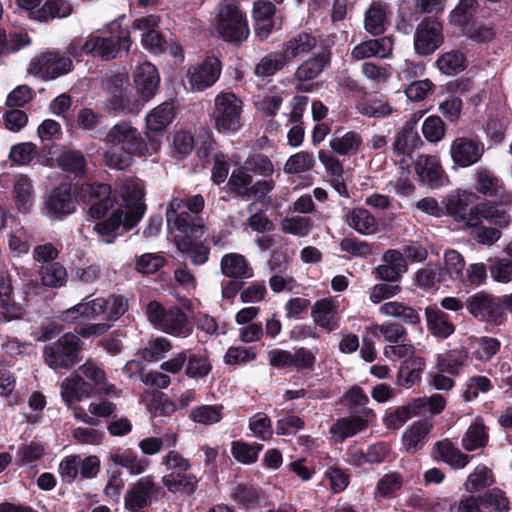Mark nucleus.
I'll use <instances>...</instances> for the list:
<instances>
[{"label": "nucleus", "mask_w": 512, "mask_h": 512, "mask_svg": "<svg viewBox=\"0 0 512 512\" xmlns=\"http://www.w3.org/2000/svg\"><path fill=\"white\" fill-rule=\"evenodd\" d=\"M134 193L136 199L129 201L125 209L117 208L109 217L98 219L95 223L93 229L105 243H113L117 237L133 229L142 219L146 211V205L142 201L143 195L139 189H134Z\"/></svg>", "instance_id": "nucleus-1"}, {"label": "nucleus", "mask_w": 512, "mask_h": 512, "mask_svg": "<svg viewBox=\"0 0 512 512\" xmlns=\"http://www.w3.org/2000/svg\"><path fill=\"white\" fill-rule=\"evenodd\" d=\"M93 391L92 384L85 381L78 373L72 374L61 384V397L73 416H88L87 410L92 416H111L116 411V405L111 401L89 402L87 409L81 403H87L88 396Z\"/></svg>", "instance_id": "nucleus-2"}, {"label": "nucleus", "mask_w": 512, "mask_h": 512, "mask_svg": "<svg viewBox=\"0 0 512 512\" xmlns=\"http://www.w3.org/2000/svg\"><path fill=\"white\" fill-rule=\"evenodd\" d=\"M216 31L223 41L234 46H240L247 40L249 25L238 0H222L218 4Z\"/></svg>", "instance_id": "nucleus-3"}, {"label": "nucleus", "mask_w": 512, "mask_h": 512, "mask_svg": "<svg viewBox=\"0 0 512 512\" xmlns=\"http://www.w3.org/2000/svg\"><path fill=\"white\" fill-rule=\"evenodd\" d=\"M83 346V341L77 335L65 333L43 347L44 362L58 373L70 370L82 361Z\"/></svg>", "instance_id": "nucleus-4"}, {"label": "nucleus", "mask_w": 512, "mask_h": 512, "mask_svg": "<svg viewBox=\"0 0 512 512\" xmlns=\"http://www.w3.org/2000/svg\"><path fill=\"white\" fill-rule=\"evenodd\" d=\"M146 315L150 323L169 335L185 338L193 332V324L179 306L166 308L153 300L146 307Z\"/></svg>", "instance_id": "nucleus-5"}, {"label": "nucleus", "mask_w": 512, "mask_h": 512, "mask_svg": "<svg viewBox=\"0 0 512 512\" xmlns=\"http://www.w3.org/2000/svg\"><path fill=\"white\" fill-rule=\"evenodd\" d=\"M243 101L233 92L221 91L214 98L210 114L214 128L222 134H235L243 126Z\"/></svg>", "instance_id": "nucleus-6"}, {"label": "nucleus", "mask_w": 512, "mask_h": 512, "mask_svg": "<svg viewBox=\"0 0 512 512\" xmlns=\"http://www.w3.org/2000/svg\"><path fill=\"white\" fill-rule=\"evenodd\" d=\"M93 44L94 58L110 61L129 52L132 45L131 33L127 26H122L119 20H114L107 25L102 35L93 34Z\"/></svg>", "instance_id": "nucleus-7"}, {"label": "nucleus", "mask_w": 512, "mask_h": 512, "mask_svg": "<svg viewBox=\"0 0 512 512\" xmlns=\"http://www.w3.org/2000/svg\"><path fill=\"white\" fill-rule=\"evenodd\" d=\"M226 188L228 193L234 198L262 202L265 197L274 190L275 181L273 179H262L253 182V176L243 166L232 170L228 178Z\"/></svg>", "instance_id": "nucleus-8"}, {"label": "nucleus", "mask_w": 512, "mask_h": 512, "mask_svg": "<svg viewBox=\"0 0 512 512\" xmlns=\"http://www.w3.org/2000/svg\"><path fill=\"white\" fill-rule=\"evenodd\" d=\"M108 94V104L111 110L122 114H137L144 105L139 96L133 94L126 74H115L104 82Z\"/></svg>", "instance_id": "nucleus-9"}, {"label": "nucleus", "mask_w": 512, "mask_h": 512, "mask_svg": "<svg viewBox=\"0 0 512 512\" xmlns=\"http://www.w3.org/2000/svg\"><path fill=\"white\" fill-rule=\"evenodd\" d=\"M77 194L70 182H62L43 197L40 213L50 221H62L76 212Z\"/></svg>", "instance_id": "nucleus-10"}, {"label": "nucleus", "mask_w": 512, "mask_h": 512, "mask_svg": "<svg viewBox=\"0 0 512 512\" xmlns=\"http://www.w3.org/2000/svg\"><path fill=\"white\" fill-rule=\"evenodd\" d=\"M465 307L475 319L500 326L506 322L505 295L476 292L465 300Z\"/></svg>", "instance_id": "nucleus-11"}, {"label": "nucleus", "mask_w": 512, "mask_h": 512, "mask_svg": "<svg viewBox=\"0 0 512 512\" xmlns=\"http://www.w3.org/2000/svg\"><path fill=\"white\" fill-rule=\"evenodd\" d=\"M162 493L154 475H145L132 483L124 496V507L130 512H144Z\"/></svg>", "instance_id": "nucleus-12"}, {"label": "nucleus", "mask_w": 512, "mask_h": 512, "mask_svg": "<svg viewBox=\"0 0 512 512\" xmlns=\"http://www.w3.org/2000/svg\"><path fill=\"white\" fill-rule=\"evenodd\" d=\"M509 502L499 489L486 492L482 497L465 496L450 505V512H506Z\"/></svg>", "instance_id": "nucleus-13"}, {"label": "nucleus", "mask_w": 512, "mask_h": 512, "mask_svg": "<svg viewBox=\"0 0 512 512\" xmlns=\"http://www.w3.org/2000/svg\"><path fill=\"white\" fill-rule=\"evenodd\" d=\"M73 69V62L70 57L61 54L59 51H48L33 59L29 65V73L42 78L53 80Z\"/></svg>", "instance_id": "nucleus-14"}, {"label": "nucleus", "mask_w": 512, "mask_h": 512, "mask_svg": "<svg viewBox=\"0 0 512 512\" xmlns=\"http://www.w3.org/2000/svg\"><path fill=\"white\" fill-rule=\"evenodd\" d=\"M104 141L107 145L118 146L130 153L145 155L148 152L145 139L136 128L126 121L115 124L107 132Z\"/></svg>", "instance_id": "nucleus-15"}, {"label": "nucleus", "mask_w": 512, "mask_h": 512, "mask_svg": "<svg viewBox=\"0 0 512 512\" xmlns=\"http://www.w3.org/2000/svg\"><path fill=\"white\" fill-rule=\"evenodd\" d=\"M475 190L499 205L512 204V192L507 190L503 180L488 168H479L475 173Z\"/></svg>", "instance_id": "nucleus-16"}, {"label": "nucleus", "mask_w": 512, "mask_h": 512, "mask_svg": "<svg viewBox=\"0 0 512 512\" xmlns=\"http://www.w3.org/2000/svg\"><path fill=\"white\" fill-rule=\"evenodd\" d=\"M252 17L254 32L261 41H266L275 30L282 28V18L277 14L275 4L268 0L254 2Z\"/></svg>", "instance_id": "nucleus-17"}, {"label": "nucleus", "mask_w": 512, "mask_h": 512, "mask_svg": "<svg viewBox=\"0 0 512 512\" xmlns=\"http://www.w3.org/2000/svg\"><path fill=\"white\" fill-rule=\"evenodd\" d=\"M423 141L416 129V122L407 121L397 132L392 144L395 157H401L399 166L408 169L413 161L412 153L423 145Z\"/></svg>", "instance_id": "nucleus-18"}, {"label": "nucleus", "mask_w": 512, "mask_h": 512, "mask_svg": "<svg viewBox=\"0 0 512 512\" xmlns=\"http://www.w3.org/2000/svg\"><path fill=\"white\" fill-rule=\"evenodd\" d=\"M222 62L216 56H206L201 63L189 67L187 79L193 91H204L220 78Z\"/></svg>", "instance_id": "nucleus-19"}, {"label": "nucleus", "mask_w": 512, "mask_h": 512, "mask_svg": "<svg viewBox=\"0 0 512 512\" xmlns=\"http://www.w3.org/2000/svg\"><path fill=\"white\" fill-rule=\"evenodd\" d=\"M160 74L157 67L145 61L137 65L133 71V84L136 94L145 105L151 101L160 89Z\"/></svg>", "instance_id": "nucleus-20"}, {"label": "nucleus", "mask_w": 512, "mask_h": 512, "mask_svg": "<svg viewBox=\"0 0 512 512\" xmlns=\"http://www.w3.org/2000/svg\"><path fill=\"white\" fill-rule=\"evenodd\" d=\"M442 43V26L438 21L426 18L418 24L414 35V48L418 55H431Z\"/></svg>", "instance_id": "nucleus-21"}, {"label": "nucleus", "mask_w": 512, "mask_h": 512, "mask_svg": "<svg viewBox=\"0 0 512 512\" xmlns=\"http://www.w3.org/2000/svg\"><path fill=\"white\" fill-rule=\"evenodd\" d=\"M83 197L89 204L88 214L93 219L105 217L113 208L114 199L111 196V187L105 183L86 184L83 188Z\"/></svg>", "instance_id": "nucleus-22"}, {"label": "nucleus", "mask_w": 512, "mask_h": 512, "mask_svg": "<svg viewBox=\"0 0 512 512\" xmlns=\"http://www.w3.org/2000/svg\"><path fill=\"white\" fill-rule=\"evenodd\" d=\"M382 260L384 263L373 270L375 278L384 282L399 284L403 274L408 269L403 254L399 250L388 249L384 252Z\"/></svg>", "instance_id": "nucleus-23"}, {"label": "nucleus", "mask_w": 512, "mask_h": 512, "mask_svg": "<svg viewBox=\"0 0 512 512\" xmlns=\"http://www.w3.org/2000/svg\"><path fill=\"white\" fill-rule=\"evenodd\" d=\"M450 154L453 162L459 167H470L482 158L484 145L479 140L458 137L451 144Z\"/></svg>", "instance_id": "nucleus-24"}, {"label": "nucleus", "mask_w": 512, "mask_h": 512, "mask_svg": "<svg viewBox=\"0 0 512 512\" xmlns=\"http://www.w3.org/2000/svg\"><path fill=\"white\" fill-rule=\"evenodd\" d=\"M445 405L446 401L442 395L433 394L430 397L415 399L385 416H426L427 413L434 416L440 414Z\"/></svg>", "instance_id": "nucleus-25"}, {"label": "nucleus", "mask_w": 512, "mask_h": 512, "mask_svg": "<svg viewBox=\"0 0 512 512\" xmlns=\"http://www.w3.org/2000/svg\"><path fill=\"white\" fill-rule=\"evenodd\" d=\"M478 196L473 192L455 191L443 199L444 214L453 217L457 221H463L468 225V218Z\"/></svg>", "instance_id": "nucleus-26"}, {"label": "nucleus", "mask_w": 512, "mask_h": 512, "mask_svg": "<svg viewBox=\"0 0 512 512\" xmlns=\"http://www.w3.org/2000/svg\"><path fill=\"white\" fill-rule=\"evenodd\" d=\"M24 308L14 300L10 275L0 272V320L10 322L21 319Z\"/></svg>", "instance_id": "nucleus-27"}, {"label": "nucleus", "mask_w": 512, "mask_h": 512, "mask_svg": "<svg viewBox=\"0 0 512 512\" xmlns=\"http://www.w3.org/2000/svg\"><path fill=\"white\" fill-rule=\"evenodd\" d=\"M24 308L14 300L10 275L0 272V320L10 322L21 319Z\"/></svg>", "instance_id": "nucleus-28"}, {"label": "nucleus", "mask_w": 512, "mask_h": 512, "mask_svg": "<svg viewBox=\"0 0 512 512\" xmlns=\"http://www.w3.org/2000/svg\"><path fill=\"white\" fill-rule=\"evenodd\" d=\"M415 172L419 182L431 189L440 188L444 184L445 172L435 156H421L415 162Z\"/></svg>", "instance_id": "nucleus-29"}, {"label": "nucleus", "mask_w": 512, "mask_h": 512, "mask_svg": "<svg viewBox=\"0 0 512 512\" xmlns=\"http://www.w3.org/2000/svg\"><path fill=\"white\" fill-rule=\"evenodd\" d=\"M169 229L177 230L180 236L189 238H201L205 233V225L199 216L190 214L188 211L176 213L170 211L166 218Z\"/></svg>", "instance_id": "nucleus-30"}, {"label": "nucleus", "mask_w": 512, "mask_h": 512, "mask_svg": "<svg viewBox=\"0 0 512 512\" xmlns=\"http://www.w3.org/2000/svg\"><path fill=\"white\" fill-rule=\"evenodd\" d=\"M491 202H480L473 206L470 218H468V226L478 227L482 220H486L499 228L506 227L510 222V216L506 211L500 210Z\"/></svg>", "instance_id": "nucleus-31"}, {"label": "nucleus", "mask_w": 512, "mask_h": 512, "mask_svg": "<svg viewBox=\"0 0 512 512\" xmlns=\"http://www.w3.org/2000/svg\"><path fill=\"white\" fill-rule=\"evenodd\" d=\"M332 53L323 48L315 56L303 61L295 70L294 78L300 83L316 79L331 63Z\"/></svg>", "instance_id": "nucleus-32"}, {"label": "nucleus", "mask_w": 512, "mask_h": 512, "mask_svg": "<svg viewBox=\"0 0 512 512\" xmlns=\"http://www.w3.org/2000/svg\"><path fill=\"white\" fill-rule=\"evenodd\" d=\"M199 238L187 236H175L174 244L177 250L190 259L195 266L205 264L209 260L210 247L205 241H198Z\"/></svg>", "instance_id": "nucleus-33"}, {"label": "nucleus", "mask_w": 512, "mask_h": 512, "mask_svg": "<svg viewBox=\"0 0 512 512\" xmlns=\"http://www.w3.org/2000/svg\"><path fill=\"white\" fill-rule=\"evenodd\" d=\"M393 49V40L390 36L363 41L356 45L351 52L354 60H363L371 57L386 58Z\"/></svg>", "instance_id": "nucleus-34"}, {"label": "nucleus", "mask_w": 512, "mask_h": 512, "mask_svg": "<svg viewBox=\"0 0 512 512\" xmlns=\"http://www.w3.org/2000/svg\"><path fill=\"white\" fill-rule=\"evenodd\" d=\"M316 45V37L311 33L302 31L283 42L280 50L290 64L295 59L310 53Z\"/></svg>", "instance_id": "nucleus-35"}, {"label": "nucleus", "mask_w": 512, "mask_h": 512, "mask_svg": "<svg viewBox=\"0 0 512 512\" xmlns=\"http://www.w3.org/2000/svg\"><path fill=\"white\" fill-rule=\"evenodd\" d=\"M109 461L125 468L131 475H141L150 467V461L147 458L139 456L130 448H118L112 451L109 454Z\"/></svg>", "instance_id": "nucleus-36"}, {"label": "nucleus", "mask_w": 512, "mask_h": 512, "mask_svg": "<svg viewBox=\"0 0 512 512\" xmlns=\"http://www.w3.org/2000/svg\"><path fill=\"white\" fill-rule=\"evenodd\" d=\"M427 328L430 333L438 338L446 339L455 331V326L450 316L437 305L425 308Z\"/></svg>", "instance_id": "nucleus-37"}, {"label": "nucleus", "mask_w": 512, "mask_h": 512, "mask_svg": "<svg viewBox=\"0 0 512 512\" xmlns=\"http://www.w3.org/2000/svg\"><path fill=\"white\" fill-rule=\"evenodd\" d=\"M221 273L230 279L244 280L253 277L254 271L246 258L239 253H227L220 261Z\"/></svg>", "instance_id": "nucleus-38"}, {"label": "nucleus", "mask_w": 512, "mask_h": 512, "mask_svg": "<svg viewBox=\"0 0 512 512\" xmlns=\"http://www.w3.org/2000/svg\"><path fill=\"white\" fill-rule=\"evenodd\" d=\"M311 316L315 325L326 329L328 332L339 328L336 305L330 299L317 300L312 306Z\"/></svg>", "instance_id": "nucleus-39"}, {"label": "nucleus", "mask_w": 512, "mask_h": 512, "mask_svg": "<svg viewBox=\"0 0 512 512\" xmlns=\"http://www.w3.org/2000/svg\"><path fill=\"white\" fill-rule=\"evenodd\" d=\"M389 25L387 7L381 2H372L364 15V28L374 36L382 35Z\"/></svg>", "instance_id": "nucleus-40"}, {"label": "nucleus", "mask_w": 512, "mask_h": 512, "mask_svg": "<svg viewBox=\"0 0 512 512\" xmlns=\"http://www.w3.org/2000/svg\"><path fill=\"white\" fill-rule=\"evenodd\" d=\"M175 117L173 102L165 101L153 108L145 117L146 127L154 133L163 132Z\"/></svg>", "instance_id": "nucleus-41"}, {"label": "nucleus", "mask_w": 512, "mask_h": 512, "mask_svg": "<svg viewBox=\"0 0 512 512\" xmlns=\"http://www.w3.org/2000/svg\"><path fill=\"white\" fill-rule=\"evenodd\" d=\"M469 352L465 348L451 349L437 356V367L440 372L458 375L469 363Z\"/></svg>", "instance_id": "nucleus-42"}, {"label": "nucleus", "mask_w": 512, "mask_h": 512, "mask_svg": "<svg viewBox=\"0 0 512 512\" xmlns=\"http://www.w3.org/2000/svg\"><path fill=\"white\" fill-rule=\"evenodd\" d=\"M432 428L428 418H422L413 423L403 434L402 441L407 451L415 452L428 439Z\"/></svg>", "instance_id": "nucleus-43"}, {"label": "nucleus", "mask_w": 512, "mask_h": 512, "mask_svg": "<svg viewBox=\"0 0 512 512\" xmlns=\"http://www.w3.org/2000/svg\"><path fill=\"white\" fill-rule=\"evenodd\" d=\"M230 497L239 507L254 509L260 505L264 494L249 483H238L232 488Z\"/></svg>", "instance_id": "nucleus-44"}, {"label": "nucleus", "mask_w": 512, "mask_h": 512, "mask_svg": "<svg viewBox=\"0 0 512 512\" xmlns=\"http://www.w3.org/2000/svg\"><path fill=\"white\" fill-rule=\"evenodd\" d=\"M13 197L17 210L20 213H30L34 205V189L31 180L20 175L13 187Z\"/></svg>", "instance_id": "nucleus-45"}, {"label": "nucleus", "mask_w": 512, "mask_h": 512, "mask_svg": "<svg viewBox=\"0 0 512 512\" xmlns=\"http://www.w3.org/2000/svg\"><path fill=\"white\" fill-rule=\"evenodd\" d=\"M289 65L282 51L275 50L264 55L254 68V74L262 79L272 77Z\"/></svg>", "instance_id": "nucleus-46"}, {"label": "nucleus", "mask_w": 512, "mask_h": 512, "mask_svg": "<svg viewBox=\"0 0 512 512\" xmlns=\"http://www.w3.org/2000/svg\"><path fill=\"white\" fill-rule=\"evenodd\" d=\"M349 227L362 235H370L377 230V221L371 212L365 208H353L346 215Z\"/></svg>", "instance_id": "nucleus-47"}, {"label": "nucleus", "mask_w": 512, "mask_h": 512, "mask_svg": "<svg viewBox=\"0 0 512 512\" xmlns=\"http://www.w3.org/2000/svg\"><path fill=\"white\" fill-rule=\"evenodd\" d=\"M187 361L184 374L192 379L205 378L212 370V364L205 352H193L186 350Z\"/></svg>", "instance_id": "nucleus-48"}, {"label": "nucleus", "mask_w": 512, "mask_h": 512, "mask_svg": "<svg viewBox=\"0 0 512 512\" xmlns=\"http://www.w3.org/2000/svg\"><path fill=\"white\" fill-rule=\"evenodd\" d=\"M198 479L193 474L186 472H171L162 477V483L169 492L192 494Z\"/></svg>", "instance_id": "nucleus-49"}, {"label": "nucleus", "mask_w": 512, "mask_h": 512, "mask_svg": "<svg viewBox=\"0 0 512 512\" xmlns=\"http://www.w3.org/2000/svg\"><path fill=\"white\" fill-rule=\"evenodd\" d=\"M73 12V7L66 0H46L39 10H36V21L49 22L56 18H66Z\"/></svg>", "instance_id": "nucleus-50"}, {"label": "nucleus", "mask_w": 512, "mask_h": 512, "mask_svg": "<svg viewBox=\"0 0 512 512\" xmlns=\"http://www.w3.org/2000/svg\"><path fill=\"white\" fill-rule=\"evenodd\" d=\"M345 403L349 409V416H376L373 409L368 408L369 397L359 386H354L344 395Z\"/></svg>", "instance_id": "nucleus-51"}, {"label": "nucleus", "mask_w": 512, "mask_h": 512, "mask_svg": "<svg viewBox=\"0 0 512 512\" xmlns=\"http://www.w3.org/2000/svg\"><path fill=\"white\" fill-rule=\"evenodd\" d=\"M38 275L45 287L53 289L65 286L68 280L67 270L60 262L41 265Z\"/></svg>", "instance_id": "nucleus-52"}, {"label": "nucleus", "mask_w": 512, "mask_h": 512, "mask_svg": "<svg viewBox=\"0 0 512 512\" xmlns=\"http://www.w3.org/2000/svg\"><path fill=\"white\" fill-rule=\"evenodd\" d=\"M379 311L383 315L400 318L404 323L409 325L418 326L421 323L417 309L401 302H386L380 306Z\"/></svg>", "instance_id": "nucleus-53"}, {"label": "nucleus", "mask_w": 512, "mask_h": 512, "mask_svg": "<svg viewBox=\"0 0 512 512\" xmlns=\"http://www.w3.org/2000/svg\"><path fill=\"white\" fill-rule=\"evenodd\" d=\"M362 143V137L358 132L348 131L341 137H333L329 145L336 154L350 156L358 153Z\"/></svg>", "instance_id": "nucleus-54"}, {"label": "nucleus", "mask_w": 512, "mask_h": 512, "mask_svg": "<svg viewBox=\"0 0 512 512\" xmlns=\"http://www.w3.org/2000/svg\"><path fill=\"white\" fill-rule=\"evenodd\" d=\"M365 418H339L331 427L330 433L338 441L355 435L367 427Z\"/></svg>", "instance_id": "nucleus-55"}, {"label": "nucleus", "mask_w": 512, "mask_h": 512, "mask_svg": "<svg viewBox=\"0 0 512 512\" xmlns=\"http://www.w3.org/2000/svg\"><path fill=\"white\" fill-rule=\"evenodd\" d=\"M436 451L442 461L456 469L464 468L470 461L468 455L462 453L458 447L448 440L438 442Z\"/></svg>", "instance_id": "nucleus-56"}, {"label": "nucleus", "mask_w": 512, "mask_h": 512, "mask_svg": "<svg viewBox=\"0 0 512 512\" xmlns=\"http://www.w3.org/2000/svg\"><path fill=\"white\" fill-rule=\"evenodd\" d=\"M57 163L63 171L72 173L75 177H82L85 174L87 161L80 151H64L59 155Z\"/></svg>", "instance_id": "nucleus-57"}, {"label": "nucleus", "mask_w": 512, "mask_h": 512, "mask_svg": "<svg viewBox=\"0 0 512 512\" xmlns=\"http://www.w3.org/2000/svg\"><path fill=\"white\" fill-rule=\"evenodd\" d=\"M133 155L138 154L130 153L118 146L109 145V148L103 154V161L109 169L123 171L132 165Z\"/></svg>", "instance_id": "nucleus-58"}, {"label": "nucleus", "mask_w": 512, "mask_h": 512, "mask_svg": "<svg viewBox=\"0 0 512 512\" xmlns=\"http://www.w3.org/2000/svg\"><path fill=\"white\" fill-rule=\"evenodd\" d=\"M436 65L442 73L455 75L465 70L466 58L460 51L452 50L440 55Z\"/></svg>", "instance_id": "nucleus-59"}, {"label": "nucleus", "mask_w": 512, "mask_h": 512, "mask_svg": "<svg viewBox=\"0 0 512 512\" xmlns=\"http://www.w3.org/2000/svg\"><path fill=\"white\" fill-rule=\"evenodd\" d=\"M500 346L498 339L487 336L476 338L470 343V348L473 349L471 354L480 361L490 360L500 350Z\"/></svg>", "instance_id": "nucleus-60"}, {"label": "nucleus", "mask_w": 512, "mask_h": 512, "mask_svg": "<svg viewBox=\"0 0 512 512\" xmlns=\"http://www.w3.org/2000/svg\"><path fill=\"white\" fill-rule=\"evenodd\" d=\"M477 7V0H459L456 7L450 12V23L458 27L467 26L474 18Z\"/></svg>", "instance_id": "nucleus-61"}, {"label": "nucleus", "mask_w": 512, "mask_h": 512, "mask_svg": "<svg viewBox=\"0 0 512 512\" xmlns=\"http://www.w3.org/2000/svg\"><path fill=\"white\" fill-rule=\"evenodd\" d=\"M404 482L403 476L398 472H390L383 475L377 482L375 498L383 499L396 494Z\"/></svg>", "instance_id": "nucleus-62"}, {"label": "nucleus", "mask_w": 512, "mask_h": 512, "mask_svg": "<svg viewBox=\"0 0 512 512\" xmlns=\"http://www.w3.org/2000/svg\"><path fill=\"white\" fill-rule=\"evenodd\" d=\"M172 343L165 337H157L149 341L148 345L139 352L140 357L147 362H156L172 350Z\"/></svg>", "instance_id": "nucleus-63"}, {"label": "nucleus", "mask_w": 512, "mask_h": 512, "mask_svg": "<svg viewBox=\"0 0 512 512\" xmlns=\"http://www.w3.org/2000/svg\"><path fill=\"white\" fill-rule=\"evenodd\" d=\"M494 483L492 471L485 465H478L474 472L471 473L464 486L469 492H477Z\"/></svg>", "instance_id": "nucleus-64"}]
</instances>
